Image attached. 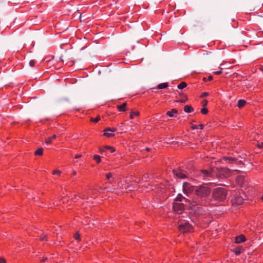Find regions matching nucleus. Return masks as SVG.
<instances>
[{
  "label": "nucleus",
  "instance_id": "nucleus-39",
  "mask_svg": "<svg viewBox=\"0 0 263 263\" xmlns=\"http://www.w3.org/2000/svg\"><path fill=\"white\" fill-rule=\"evenodd\" d=\"M203 173L204 174V175L206 176H208L209 175V172L207 171H204Z\"/></svg>",
  "mask_w": 263,
  "mask_h": 263
},
{
  "label": "nucleus",
  "instance_id": "nucleus-17",
  "mask_svg": "<svg viewBox=\"0 0 263 263\" xmlns=\"http://www.w3.org/2000/svg\"><path fill=\"white\" fill-rule=\"evenodd\" d=\"M184 110L185 112L190 113L193 111V108L190 105H185L184 107Z\"/></svg>",
  "mask_w": 263,
  "mask_h": 263
},
{
  "label": "nucleus",
  "instance_id": "nucleus-10",
  "mask_svg": "<svg viewBox=\"0 0 263 263\" xmlns=\"http://www.w3.org/2000/svg\"><path fill=\"white\" fill-rule=\"evenodd\" d=\"M245 241V236L242 234L237 236L235 237V242L236 243H239Z\"/></svg>",
  "mask_w": 263,
  "mask_h": 263
},
{
  "label": "nucleus",
  "instance_id": "nucleus-19",
  "mask_svg": "<svg viewBox=\"0 0 263 263\" xmlns=\"http://www.w3.org/2000/svg\"><path fill=\"white\" fill-rule=\"evenodd\" d=\"M139 115V111H130V119H134L135 117H138Z\"/></svg>",
  "mask_w": 263,
  "mask_h": 263
},
{
  "label": "nucleus",
  "instance_id": "nucleus-29",
  "mask_svg": "<svg viewBox=\"0 0 263 263\" xmlns=\"http://www.w3.org/2000/svg\"><path fill=\"white\" fill-rule=\"evenodd\" d=\"M201 112L203 115H206L208 112V110L205 108H203L201 110Z\"/></svg>",
  "mask_w": 263,
  "mask_h": 263
},
{
  "label": "nucleus",
  "instance_id": "nucleus-46",
  "mask_svg": "<svg viewBox=\"0 0 263 263\" xmlns=\"http://www.w3.org/2000/svg\"><path fill=\"white\" fill-rule=\"evenodd\" d=\"M261 71H262L263 72V67L261 68Z\"/></svg>",
  "mask_w": 263,
  "mask_h": 263
},
{
  "label": "nucleus",
  "instance_id": "nucleus-38",
  "mask_svg": "<svg viewBox=\"0 0 263 263\" xmlns=\"http://www.w3.org/2000/svg\"><path fill=\"white\" fill-rule=\"evenodd\" d=\"M6 260L3 258H0V263H6Z\"/></svg>",
  "mask_w": 263,
  "mask_h": 263
},
{
  "label": "nucleus",
  "instance_id": "nucleus-37",
  "mask_svg": "<svg viewBox=\"0 0 263 263\" xmlns=\"http://www.w3.org/2000/svg\"><path fill=\"white\" fill-rule=\"evenodd\" d=\"M216 75H219L222 73V70L216 71L214 72Z\"/></svg>",
  "mask_w": 263,
  "mask_h": 263
},
{
  "label": "nucleus",
  "instance_id": "nucleus-24",
  "mask_svg": "<svg viewBox=\"0 0 263 263\" xmlns=\"http://www.w3.org/2000/svg\"><path fill=\"white\" fill-rule=\"evenodd\" d=\"M243 180L244 178L243 176H239L236 178V181L239 185H241L242 184Z\"/></svg>",
  "mask_w": 263,
  "mask_h": 263
},
{
  "label": "nucleus",
  "instance_id": "nucleus-25",
  "mask_svg": "<svg viewBox=\"0 0 263 263\" xmlns=\"http://www.w3.org/2000/svg\"><path fill=\"white\" fill-rule=\"evenodd\" d=\"M35 155H39L41 156L43 154V148H38L35 152Z\"/></svg>",
  "mask_w": 263,
  "mask_h": 263
},
{
  "label": "nucleus",
  "instance_id": "nucleus-20",
  "mask_svg": "<svg viewBox=\"0 0 263 263\" xmlns=\"http://www.w3.org/2000/svg\"><path fill=\"white\" fill-rule=\"evenodd\" d=\"M168 86V84L167 83H161V84H159L158 86H157V88L158 89H164V88H166Z\"/></svg>",
  "mask_w": 263,
  "mask_h": 263
},
{
  "label": "nucleus",
  "instance_id": "nucleus-40",
  "mask_svg": "<svg viewBox=\"0 0 263 263\" xmlns=\"http://www.w3.org/2000/svg\"><path fill=\"white\" fill-rule=\"evenodd\" d=\"M186 100V99H182L180 100L179 102H182V103H184L185 102Z\"/></svg>",
  "mask_w": 263,
  "mask_h": 263
},
{
  "label": "nucleus",
  "instance_id": "nucleus-35",
  "mask_svg": "<svg viewBox=\"0 0 263 263\" xmlns=\"http://www.w3.org/2000/svg\"><path fill=\"white\" fill-rule=\"evenodd\" d=\"M46 237V235L45 234H42V236L40 237V239L42 240H44L45 239Z\"/></svg>",
  "mask_w": 263,
  "mask_h": 263
},
{
  "label": "nucleus",
  "instance_id": "nucleus-9",
  "mask_svg": "<svg viewBox=\"0 0 263 263\" xmlns=\"http://www.w3.org/2000/svg\"><path fill=\"white\" fill-rule=\"evenodd\" d=\"M243 199L242 197H235L232 199V204L236 205H240L243 203Z\"/></svg>",
  "mask_w": 263,
  "mask_h": 263
},
{
  "label": "nucleus",
  "instance_id": "nucleus-43",
  "mask_svg": "<svg viewBox=\"0 0 263 263\" xmlns=\"http://www.w3.org/2000/svg\"><path fill=\"white\" fill-rule=\"evenodd\" d=\"M46 260H47V258H43V259L42 260V262H44V261H45Z\"/></svg>",
  "mask_w": 263,
  "mask_h": 263
},
{
  "label": "nucleus",
  "instance_id": "nucleus-32",
  "mask_svg": "<svg viewBox=\"0 0 263 263\" xmlns=\"http://www.w3.org/2000/svg\"><path fill=\"white\" fill-rule=\"evenodd\" d=\"M29 64L31 67H33L34 66L35 62L33 60H30Z\"/></svg>",
  "mask_w": 263,
  "mask_h": 263
},
{
  "label": "nucleus",
  "instance_id": "nucleus-11",
  "mask_svg": "<svg viewBox=\"0 0 263 263\" xmlns=\"http://www.w3.org/2000/svg\"><path fill=\"white\" fill-rule=\"evenodd\" d=\"M244 251V249L242 246L235 248L233 249L232 251L237 255L240 254Z\"/></svg>",
  "mask_w": 263,
  "mask_h": 263
},
{
  "label": "nucleus",
  "instance_id": "nucleus-2",
  "mask_svg": "<svg viewBox=\"0 0 263 263\" xmlns=\"http://www.w3.org/2000/svg\"><path fill=\"white\" fill-rule=\"evenodd\" d=\"M183 200H185V198H184L181 195L179 194L173 203V210L174 212L177 214H181L184 210V206L182 203L180 202L182 201Z\"/></svg>",
  "mask_w": 263,
  "mask_h": 263
},
{
  "label": "nucleus",
  "instance_id": "nucleus-36",
  "mask_svg": "<svg viewBox=\"0 0 263 263\" xmlns=\"http://www.w3.org/2000/svg\"><path fill=\"white\" fill-rule=\"evenodd\" d=\"M106 151V149L104 147L100 148V152L101 153H103Z\"/></svg>",
  "mask_w": 263,
  "mask_h": 263
},
{
  "label": "nucleus",
  "instance_id": "nucleus-41",
  "mask_svg": "<svg viewBox=\"0 0 263 263\" xmlns=\"http://www.w3.org/2000/svg\"><path fill=\"white\" fill-rule=\"evenodd\" d=\"M81 157V155H78V154H77V155H76L75 156L74 158H75V159H77V158H80Z\"/></svg>",
  "mask_w": 263,
  "mask_h": 263
},
{
  "label": "nucleus",
  "instance_id": "nucleus-23",
  "mask_svg": "<svg viewBox=\"0 0 263 263\" xmlns=\"http://www.w3.org/2000/svg\"><path fill=\"white\" fill-rule=\"evenodd\" d=\"M93 158L97 163H99L101 161V158L98 155H95L93 157Z\"/></svg>",
  "mask_w": 263,
  "mask_h": 263
},
{
  "label": "nucleus",
  "instance_id": "nucleus-28",
  "mask_svg": "<svg viewBox=\"0 0 263 263\" xmlns=\"http://www.w3.org/2000/svg\"><path fill=\"white\" fill-rule=\"evenodd\" d=\"M100 120V116L97 117L96 118H91L90 119V121L93 123H97Z\"/></svg>",
  "mask_w": 263,
  "mask_h": 263
},
{
  "label": "nucleus",
  "instance_id": "nucleus-45",
  "mask_svg": "<svg viewBox=\"0 0 263 263\" xmlns=\"http://www.w3.org/2000/svg\"><path fill=\"white\" fill-rule=\"evenodd\" d=\"M76 174V172H74L73 173V175H75Z\"/></svg>",
  "mask_w": 263,
  "mask_h": 263
},
{
  "label": "nucleus",
  "instance_id": "nucleus-6",
  "mask_svg": "<svg viewBox=\"0 0 263 263\" xmlns=\"http://www.w3.org/2000/svg\"><path fill=\"white\" fill-rule=\"evenodd\" d=\"M173 171L175 176L181 179L185 178L188 176V174L186 172L181 169L174 170Z\"/></svg>",
  "mask_w": 263,
  "mask_h": 263
},
{
  "label": "nucleus",
  "instance_id": "nucleus-3",
  "mask_svg": "<svg viewBox=\"0 0 263 263\" xmlns=\"http://www.w3.org/2000/svg\"><path fill=\"white\" fill-rule=\"evenodd\" d=\"M227 192L225 188L217 187L214 190L213 192V198L218 201H223L227 196Z\"/></svg>",
  "mask_w": 263,
  "mask_h": 263
},
{
  "label": "nucleus",
  "instance_id": "nucleus-30",
  "mask_svg": "<svg viewBox=\"0 0 263 263\" xmlns=\"http://www.w3.org/2000/svg\"><path fill=\"white\" fill-rule=\"evenodd\" d=\"M61 173V171H60V170H54L53 172V175H60Z\"/></svg>",
  "mask_w": 263,
  "mask_h": 263
},
{
  "label": "nucleus",
  "instance_id": "nucleus-16",
  "mask_svg": "<svg viewBox=\"0 0 263 263\" xmlns=\"http://www.w3.org/2000/svg\"><path fill=\"white\" fill-rule=\"evenodd\" d=\"M177 109H172L171 111H168L167 112H166V114L167 116H168L169 117H174V115H176L177 114Z\"/></svg>",
  "mask_w": 263,
  "mask_h": 263
},
{
  "label": "nucleus",
  "instance_id": "nucleus-21",
  "mask_svg": "<svg viewBox=\"0 0 263 263\" xmlns=\"http://www.w3.org/2000/svg\"><path fill=\"white\" fill-rule=\"evenodd\" d=\"M187 86V84L184 82H181L177 86L178 88L179 89H182L184 88Z\"/></svg>",
  "mask_w": 263,
  "mask_h": 263
},
{
  "label": "nucleus",
  "instance_id": "nucleus-22",
  "mask_svg": "<svg viewBox=\"0 0 263 263\" xmlns=\"http://www.w3.org/2000/svg\"><path fill=\"white\" fill-rule=\"evenodd\" d=\"M55 138H56V135H53L52 136H51V137H50L48 138L45 140V143H47V144L50 143H51L52 140L53 139H54Z\"/></svg>",
  "mask_w": 263,
  "mask_h": 263
},
{
  "label": "nucleus",
  "instance_id": "nucleus-34",
  "mask_svg": "<svg viewBox=\"0 0 263 263\" xmlns=\"http://www.w3.org/2000/svg\"><path fill=\"white\" fill-rule=\"evenodd\" d=\"M208 104V101L206 100H204L202 102V104L203 106H205L207 105Z\"/></svg>",
  "mask_w": 263,
  "mask_h": 263
},
{
  "label": "nucleus",
  "instance_id": "nucleus-7",
  "mask_svg": "<svg viewBox=\"0 0 263 263\" xmlns=\"http://www.w3.org/2000/svg\"><path fill=\"white\" fill-rule=\"evenodd\" d=\"M117 128L115 127H108L104 130V135L107 137H111L114 136L113 133L116 132Z\"/></svg>",
  "mask_w": 263,
  "mask_h": 263
},
{
  "label": "nucleus",
  "instance_id": "nucleus-26",
  "mask_svg": "<svg viewBox=\"0 0 263 263\" xmlns=\"http://www.w3.org/2000/svg\"><path fill=\"white\" fill-rule=\"evenodd\" d=\"M104 148L106 149V150H109L111 153H113L115 151V149L114 147L110 146H104Z\"/></svg>",
  "mask_w": 263,
  "mask_h": 263
},
{
  "label": "nucleus",
  "instance_id": "nucleus-18",
  "mask_svg": "<svg viewBox=\"0 0 263 263\" xmlns=\"http://www.w3.org/2000/svg\"><path fill=\"white\" fill-rule=\"evenodd\" d=\"M246 104V101L244 100H242V99H240V100H239L238 101V107L239 108H242V107H243Z\"/></svg>",
  "mask_w": 263,
  "mask_h": 263
},
{
  "label": "nucleus",
  "instance_id": "nucleus-42",
  "mask_svg": "<svg viewBox=\"0 0 263 263\" xmlns=\"http://www.w3.org/2000/svg\"><path fill=\"white\" fill-rule=\"evenodd\" d=\"M213 79L212 77V76H209V78H208V79L209 80L211 81Z\"/></svg>",
  "mask_w": 263,
  "mask_h": 263
},
{
  "label": "nucleus",
  "instance_id": "nucleus-4",
  "mask_svg": "<svg viewBox=\"0 0 263 263\" xmlns=\"http://www.w3.org/2000/svg\"><path fill=\"white\" fill-rule=\"evenodd\" d=\"M178 229L182 233H191L193 231L192 226L186 221L181 222L178 226Z\"/></svg>",
  "mask_w": 263,
  "mask_h": 263
},
{
  "label": "nucleus",
  "instance_id": "nucleus-13",
  "mask_svg": "<svg viewBox=\"0 0 263 263\" xmlns=\"http://www.w3.org/2000/svg\"><path fill=\"white\" fill-rule=\"evenodd\" d=\"M127 105V103L126 102L123 103L122 105H117V108L119 111H125L126 109L125 107Z\"/></svg>",
  "mask_w": 263,
  "mask_h": 263
},
{
  "label": "nucleus",
  "instance_id": "nucleus-44",
  "mask_svg": "<svg viewBox=\"0 0 263 263\" xmlns=\"http://www.w3.org/2000/svg\"><path fill=\"white\" fill-rule=\"evenodd\" d=\"M261 199L263 201V194H262V196L261 197Z\"/></svg>",
  "mask_w": 263,
  "mask_h": 263
},
{
  "label": "nucleus",
  "instance_id": "nucleus-27",
  "mask_svg": "<svg viewBox=\"0 0 263 263\" xmlns=\"http://www.w3.org/2000/svg\"><path fill=\"white\" fill-rule=\"evenodd\" d=\"M203 128V125L202 124H199L198 125H194L193 126V129H202Z\"/></svg>",
  "mask_w": 263,
  "mask_h": 263
},
{
  "label": "nucleus",
  "instance_id": "nucleus-14",
  "mask_svg": "<svg viewBox=\"0 0 263 263\" xmlns=\"http://www.w3.org/2000/svg\"><path fill=\"white\" fill-rule=\"evenodd\" d=\"M223 161H226L227 163H234L236 162V159L232 158V157H224L222 159Z\"/></svg>",
  "mask_w": 263,
  "mask_h": 263
},
{
  "label": "nucleus",
  "instance_id": "nucleus-15",
  "mask_svg": "<svg viewBox=\"0 0 263 263\" xmlns=\"http://www.w3.org/2000/svg\"><path fill=\"white\" fill-rule=\"evenodd\" d=\"M118 186L120 188V189H125V190H126L127 189H128L129 190H132V189H130L131 188V186H126L125 184H123L122 182H118Z\"/></svg>",
  "mask_w": 263,
  "mask_h": 263
},
{
  "label": "nucleus",
  "instance_id": "nucleus-5",
  "mask_svg": "<svg viewBox=\"0 0 263 263\" xmlns=\"http://www.w3.org/2000/svg\"><path fill=\"white\" fill-rule=\"evenodd\" d=\"M216 175L218 177L224 178L229 177L231 175V171L227 167L217 168Z\"/></svg>",
  "mask_w": 263,
  "mask_h": 263
},
{
  "label": "nucleus",
  "instance_id": "nucleus-1",
  "mask_svg": "<svg viewBox=\"0 0 263 263\" xmlns=\"http://www.w3.org/2000/svg\"><path fill=\"white\" fill-rule=\"evenodd\" d=\"M195 192L197 197L192 199V200L187 199L189 206L190 207L197 205L206 206L209 204L206 197L210 194L209 188L206 186H201L197 187L195 190Z\"/></svg>",
  "mask_w": 263,
  "mask_h": 263
},
{
  "label": "nucleus",
  "instance_id": "nucleus-12",
  "mask_svg": "<svg viewBox=\"0 0 263 263\" xmlns=\"http://www.w3.org/2000/svg\"><path fill=\"white\" fill-rule=\"evenodd\" d=\"M106 178L108 180V182L109 183H111L114 180V177L113 174L111 173H106Z\"/></svg>",
  "mask_w": 263,
  "mask_h": 263
},
{
  "label": "nucleus",
  "instance_id": "nucleus-31",
  "mask_svg": "<svg viewBox=\"0 0 263 263\" xmlns=\"http://www.w3.org/2000/svg\"><path fill=\"white\" fill-rule=\"evenodd\" d=\"M209 95V93L208 92H204L203 93H202L200 95V97H205L206 96H208Z\"/></svg>",
  "mask_w": 263,
  "mask_h": 263
},
{
  "label": "nucleus",
  "instance_id": "nucleus-33",
  "mask_svg": "<svg viewBox=\"0 0 263 263\" xmlns=\"http://www.w3.org/2000/svg\"><path fill=\"white\" fill-rule=\"evenodd\" d=\"M74 238L76 240H79L80 238V235L78 233H76L74 235Z\"/></svg>",
  "mask_w": 263,
  "mask_h": 263
},
{
  "label": "nucleus",
  "instance_id": "nucleus-8",
  "mask_svg": "<svg viewBox=\"0 0 263 263\" xmlns=\"http://www.w3.org/2000/svg\"><path fill=\"white\" fill-rule=\"evenodd\" d=\"M183 190L185 194H188L193 192L195 189L190 183L184 182L183 184Z\"/></svg>",
  "mask_w": 263,
  "mask_h": 263
}]
</instances>
